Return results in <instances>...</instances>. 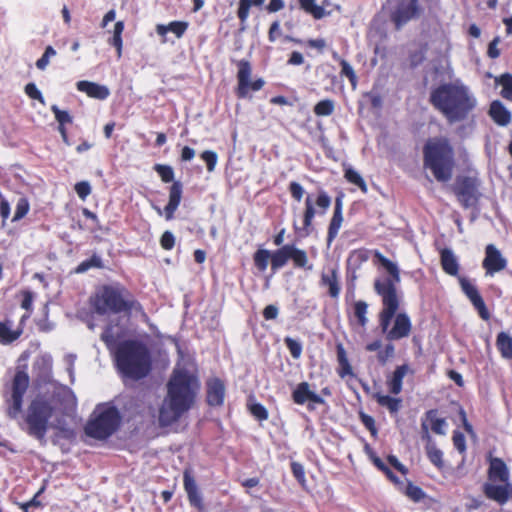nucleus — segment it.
Returning a JSON list of instances; mask_svg holds the SVG:
<instances>
[{"label": "nucleus", "instance_id": "1", "mask_svg": "<svg viewBox=\"0 0 512 512\" xmlns=\"http://www.w3.org/2000/svg\"><path fill=\"white\" fill-rule=\"evenodd\" d=\"M33 369L37 371L39 393L31 401L25 416L27 431L37 439H43L48 427L49 419L56 411L64 414L73 412L77 406V399L73 391L67 386L50 381L52 358L41 356L35 362Z\"/></svg>", "mask_w": 512, "mask_h": 512}, {"label": "nucleus", "instance_id": "2", "mask_svg": "<svg viewBox=\"0 0 512 512\" xmlns=\"http://www.w3.org/2000/svg\"><path fill=\"white\" fill-rule=\"evenodd\" d=\"M375 257L392 278L377 279L374 283L375 291L381 296L382 309L379 312V326L381 332L389 342L406 338L410 335L412 323L405 312H397L400 306V295L395 287L400 282L398 266L375 252Z\"/></svg>", "mask_w": 512, "mask_h": 512}, {"label": "nucleus", "instance_id": "3", "mask_svg": "<svg viewBox=\"0 0 512 512\" xmlns=\"http://www.w3.org/2000/svg\"><path fill=\"white\" fill-rule=\"evenodd\" d=\"M430 101L448 124L461 123L456 130L459 136L466 137L472 133L476 125L474 111L478 100L469 86L459 79L443 83L431 92Z\"/></svg>", "mask_w": 512, "mask_h": 512}, {"label": "nucleus", "instance_id": "4", "mask_svg": "<svg viewBox=\"0 0 512 512\" xmlns=\"http://www.w3.org/2000/svg\"><path fill=\"white\" fill-rule=\"evenodd\" d=\"M199 382L190 372L176 368L167 384V396L159 411V421L167 426L177 421L193 405Z\"/></svg>", "mask_w": 512, "mask_h": 512}, {"label": "nucleus", "instance_id": "5", "mask_svg": "<svg viewBox=\"0 0 512 512\" xmlns=\"http://www.w3.org/2000/svg\"><path fill=\"white\" fill-rule=\"evenodd\" d=\"M121 373L131 379L145 377L151 369V357L147 347L137 341H126L115 351Z\"/></svg>", "mask_w": 512, "mask_h": 512}, {"label": "nucleus", "instance_id": "6", "mask_svg": "<svg viewBox=\"0 0 512 512\" xmlns=\"http://www.w3.org/2000/svg\"><path fill=\"white\" fill-rule=\"evenodd\" d=\"M424 166L439 182H448L454 168V151L447 138H435L424 147Z\"/></svg>", "mask_w": 512, "mask_h": 512}, {"label": "nucleus", "instance_id": "7", "mask_svg": "<svg viewBox=\"0 0 512 512\" xmlns=\"http://www.w3.org/2000/svg\"><path fill=\"white\" fill-rule=\"evenodd\" d=\"M509 469L500 458H491L488 469V480L483 485V492L488 499L500 505L512 497V484L509 481Z\"/></svg>", "mask_w": 512, "mask_h": 512}, {"label": "nucleus", "instance_id": "8", "mask_svg": "<svg viewBox=\"0 0 512 512\" xmlns=\"http://www.w3.org/2000/svg\"><path fill=\"white\" fill-rule=\"evenodd\" d=\"M119 421V413L115 407L108 404L98 405L86 425V434L96 439H105L116 430Z\"/></svg>", "mask_w": 512, "mask_h": 512}, {"label": "nucleus", "instance_id": "9", "mask_svg": "<svg viewBox=\"0 0 512 512\" xmlns=\"http://www.w3.org/2000/svg\"><path fill=\"white\" fill-rule=\"evenodd\" d=\"M92 304L95 311L101 315L118 313L128 309V303L121 293L112 287H104L100 290L94 296Z\"/></svg>", "mask_w": 512, "mask_h": 512}, {"label": "nucleus", "instance_id": "10", "mask_svg": "<svg viewBox=\"0 0 512 512\" xmlns=\"http://www.w3.org/2000/svg\"><path fill=\"white\" fill-rule=\"evenodd\" d=\"M29 385V376L23 371H18L12 382L11 395L7 399L8 414L16 418L22 409L23 396Z\"/></svg>", "mask_w": 512, "mask_h": 512}, {"label": "nucleus", "instance_id": "11", "mask_svg": "<svg viewBox=\"0 0 512 512\" xmlns=\"http://www.w3.org/2000/svg\"><path fill=\"white\" fill-rule=\"evenodd\" d=\"M392 5L391 18L397 28L418 17L421 8L418 0H390Z\"/></svg>", "mask_w": 512, "mask_h": 512}, {"label": "nucleus", "instance_id": "12", "mask_svg": "<svg viewBox=\"0 0 512 512\" xmlns=\"http://www.w3.org/2000/svg\"><path fill=\"white\" fill-rule=\"evenodd\" d=\"M455 194L465 208L475 205L479 196L476 181L471 178L459 180L455 187Z\"/></svg>", "mask_w": 512, "mask_h": 512}, {"label": "nucleus", "instance_id": "13", "mask_svg": "<svg viewBox=\"0 0 512 512\" xmlns=\"http://www.w3.org/2000/svg\"><path fill=\"white\" fill-rule=\"evenodd\" d=\"M482 265L486 275L493 276L507 267V260L495 245L488 244L485 248V258Z\"/></svg>", "mask_w": 512, "mask_h": 512}, {"label": "nucleus", "instance_id": "14", "mask_svg": "<svg viewBox=\"0 0 512 512\" xmlns=\"http://www.w3.org/2000/svg\"><path fill=\"white\" fill-rule=\"evenodd\" d=\"M459 282L462 291L469 298L475 309H477L480 317L487 320L489 318V312L476 286L464 277H459Z\"/></svg>", "mask_w": 512, "mask_h": 512}, {"label": "nucleus", "instance_id": "15", "mask_svg": "<svg viewBox=\"0 0 512 512\" xmlns=\"http://www.w3.org/2000/svg\"><path fill=\"white\" fill-rule=\"evenodd\" d=\"M422 439L427 442L426 454L429 460L438 468L443 466V453L438 449L432 441L431 435L428 432L427 423L422 425Z\"/></svg>", "mask_w": 512, "mask_h": 512}, {"label": "nucleus", "instance_id": "16", "mask_svg": "<svg viewBox=\"0 0 512 512\" xmlns=\"http://www.w3.org/2000/svg\"><path fill=\"white\" fill-rule=\"evenodd\" d=\"M76 86L80 92L86 93L89 97L99 100L106 99L110 94L109 89L105 85H100L95 82L82 80L78 81Z\"/></svg>", "mask_w": 512, "mask_h": 512}, {"label": "nucleus", "instance_id": "17", "mask_svg": "<svg viewBox=\"0 0 512 512\" xmlns=\"http://www.w3.org/2000/svg\"><path fill=\"white\" fill-rule=\"evenodd\" d=\"M321 285L328 287V293L332 298H337L341 291L338 269L331 267L323 271L321 274Z\"/></svg>", "mask_w": 512, "mask_h": 512}, {"label": "nucleus", "instance_id": "18", "mask_svg": "<svg viewBox=\"0 0 512 512\" xmlns=\"http://www.w3.org/2000/svg\"><path fill=\"white\" fill-rule=\"evenodd\" d=\"M293 400L297 404H304L311 401L316 404H323L324 400L315 392L311 391L307 382L300 383L293 391Z\"/></svg>", "mask_w": 512, "mask_h": 512}, {"label": "nucleus", "instance_id": "19", "mask_svg": "<svg viewBox=\"0 0 512 512\" xmlns=\"http://www.w3.org/2000/svg\"><path fill=\"white\" fill-rule=\"evenodd\" d=\"M184 488L188 495L190 504L200 510L203 509L201 494L198 491L196 482L189 471L184 472Z\"/></svg>", "mask_w": 512, "mask_h": 512}, {"label": "nucleus", "instance_id": "20", "mask_svg": "<svg viewBox=\"0 0 512 512\" xmlns=\"http://www.w3.org/2000/svg\"><path fill=\"white\" fill-rule=\"evenodd\" d=\"M225 388L223 383L217 379H211L207 383V401L210 405L219 406L223 403Z\"/></svg>", "mask_w": 512, "mask_h": 512}, {"label": "nucleus", "instance_id": "21", "mask_svg": "<svg viewBox=\"0 0 512 512\" xmlns=\"http://www.w3.org/2000/svg\"><path fill=\"white\" fill-rule=\"evenodd\" d=\"M182 196V186L179 182H174L170 187L169 202L164 208L165 217L167 220H171L174 216V212L177 210Z\"/></svg>", "mask_w": 512, "mask_h": 512}, {"label": "nucleus", "instance_id": "22", "mask_svg": "<svg viewBox=\"0 0 512 512\" xmlns=\"http://www.w3.org/2000/svg\"><path fill=\"white\" fill-rule=\"evenodd\" d=\"M408 372L409 366L407 364L400 365L395 369L392 376L387 380L390 393L397 395L402 391L403 378Z\"/></svg>", "mask_w": 512, "mask_h": 512}, {"label": "nucleus", "instance_id": "23", "mask_svg": "<svg viewBox=\"0 0 512 512\" xmlns=\"http://www.w3.org/2000/svg\"><path fill=\"white\" fill-rule=\"evenodd\" d=\"M427 423L428 430L431 429L438 435H445L447 429V422L444 418L438 417L436 410H430L425 414V419L422 421L421 426Z\"/></svg>", "mask_w": 512, "mask_h": 512}, {"label": "nucleus", "instance_id": "24", "mask_svg": "<svg viewBox=\"0 0 512 512\" xmlns=\"http://www.w3.org/2000/svg\"><path fill=\"white\" fill-rule=\"evenodd\" d=\"M489 115L495 123L506 126L511 121V113L500 101H493L490 105Z\"/></svg>", "mask_w": 512, "mask_h": 512}, {"label": "nucleus", "instance_id": "25", "mask_svg": "<svg viewBox=\"0 0 512 512\" xmlns=\"http://www.w3.org/2000/svg\"><path fill=\"white\" fill-rule=\"evenodd\" d=\"M343 222V215H342V201L340 198L336 199L335 202V210L333 217L331 219L329 229H328V243H331L336 236L338 235V232L341 228Z\"/></svg>", "mask_w": 512, "mask_h": 512}, {"label": "nucleus", "instance_id": "26", "mask_svg": "<svg viewBox=\"0 0 512 512\" xmlns=\"http://www.w3.org/2000/svg\"><path fill=\"white\" fill-rule=\"evenodd\" d=\"M23 329L18 327L12 329V321H0V343L3 345L10 344L17 340L22 334Z\"/></svg>", "mask_w": 512, "mask_h": 512}, {"label": "nucleus", "instance_id": "27", "mask_svg": "<svg viewBox=\"0 0 512 512\" xmlns=\"http://www.w3.org/2000/svg\"><path fill=\"white\" fill-rule=\"evenodd\" d=\"M441 265L443 270L452 276H456L459 270L457 257L450 249H443L441 251Z\"/></svg>", "mask_w": 512, "mask_h": 512}, {"label": "nucleus", "instance_id": "28", "mask_svg": "<svg viewBox=\"0 0 512 512\" xmlns=\"http://www.w3.org/2000/svg\"><path fill=\"white\" fill-rule=\"evenodd\" d=\"M373 397L380 406L385 407L391 414H397L402 407V400L400 398L382 393H375Z\"/></svg>", "mask_w": 512, "mask_h": 512}, {"label": "nucleus", "instance_id": "29", "mask_svg": "<svg viewBox=\"0 0 512 512\" xmlns=\"http://www.w3.org/2000/svg\"><path fill=\"white\" fill-rule=\"evenodd\" d=\"M496 347L502 358L512 359V336L506 332H500L496 338Z\"/></svg>", "mask_w": 512, "mask_h": 512}, {"label": "nucleus", "instance_id": "30", "mask_svg": "<svg viewBox=\"0 0 512 512\" xmlns=\"http://www.w3.org/2000/svg\"><path fill=\"white\" fill-rule=\"evenodd\" d=\"M188 27L187 22L182 21H173L168 25L159 24L156 26V32L160 36H165L168 32L174 33L178 38H180Z\"/></svg>", "mask_w": 512, "mask_h": 512}, {"label": "nucleus", "instance_id": "31", "mask_svg": "<svg viewBox=\"0 0 512 512\" xmlns=\"http://www.w3.org/2000/svg\"><path fill=\"white\" fill-rule=\"evenodd\" d=\"M291 245H284L271 254V267L273 270L282 268L290 259Z\"/></svg>", "mask_w": 512, "mask_h": 512}, {"label": "nucleus", "instance_id": "32", "mask_svg": "<svg viewBox=\"0 0 512 512\" xmlns=\"http://www.w3.org/2000/svg\"><path fill=\"white\" fill-rule=\"evenodd\" d=\"M265 0H256V1H250V0H239V8H238V18L241 21L242 27L241 29H245V22L249 17V12L251 6H260L264 3Z\"/></svg>", "mask_w": 512, "mask_h": 512}, {"label": "nucleus", "instance_id": "33", "mask_svg": "<svg viewBox=\"0 0 512 512\" xmlns=\"http://www.w3.org/2000/svg\"><path fill=\"white\" fill-rule=\"evenodd\" d=\"M299 5L316 19H321L327 15L324 8L316 4V0H299Z\"/></svg>", "mask_w": 512, "mask_h": 512}, {"label": "nucleus", "instance_id": "34", "mask_svg": "<svg viewBox=\"0 0 512 512\" xmlns=\"http://www.w3.org/2000/svg\"><path fill=\"white\" fill-rule=\"evenodd\" d=\"M290 259L293 260L295 266L312 270L313 266L308 265V257L304 250L298 249L291 245Z\"/></svg>", "mask_w": 512, "mask_h": 512}, {"label": "nucleus", "instance_id": "35", "mask_svg": "<svg viewBox=\"0 0 512 512\" xmlns=\"http://www.w3.org/2000/svg\"><path fill=\"white\" fill-rule=\"evenodd\" d=\"M367 309L368 305L365 301L359 300L354 303V316L362 327H365L368 323Z\"/></svg>", "mask_w": 512, "mask_h": 512}, {"label": "nucleus", "instance_id": "36", "mask_svg": "<svg viewBox=\"0 0 512 512\" xmlns=\"http://www.w3.org/2000/svg\"><path fill=\"white\" fill-rule=\"evenodd\" d=\"M345 178L350 183L358 186L364 193L367 192V185L364 181V179L361 177V175L354 170L353 168L349 167L345 169Z\"/></svg>", "mask_w": 512, "mask_h": 512}, {"label": "nucleus", "instance_id": "37", "mask_svg": "<svg viewBox=\"0 0 512 512\" xmlns=\"http://www.w3.org/2000/svg\"><path fill=\"white\" fill-rule=\"evenodd\" d=\"M334 102L330 99H325L318 102L314 107V113L317 116H329L334 111Z\"/></svg>", "mask_w": 512, "mask_h": 512}, {"label": "nucleus", "instance_id": "38", "mask_svg": "<svg viewBox=\"0 0 512 512\" xmlns=\"http://www.w3.org/2000/svg\"><path fill=\"white\" fill-rule=\"evenodd\" d=\"M270 259L271 254L265 249L258 250L254 255V263L260 271L266 270Z\"/></svg>", "mask_w": 512, "mask_h": 512}, {"label": "nucleus", "instance_id": "39", "mask_svg": "<svg viewBox=\"0 0 512 512\" xmlns=\"http://www.w3.org/2000/svg\"><path fill=\"white\" fill-rule=\"evenodd\" d=\"M305 207H306V209H305V213H304L303 224H304V228L308 229L311 226L312 220L316 214V211L314 209V201L311 196L306 197Z\"/></svg>", "mask_w": 512, "mask_h": 512}, {"label": "nucleus", "instance_id": "40", "mask_svg": "<svg viewBox=\"0 0 512 512\" xmlns=\"http://www.w3.org/2000/svg\"><path fill=\"white\" fill-rule=\"evenodd\" d=\"M251 76V66L248 61L241 60L238 63V74L237 79L238 82H241V88L244 89L246 85L247 78Z\"/></svg>", "mask_w": 512, "mask_h": 512}, {"label": "nucleus", "instance_id": "41", "mask_svg": "<svg viewBox=\"0 0 512 512\" xmlns=\"http://www.w3.org/2000/svg\"><path fill=\"white\" fill-rule=\"evenodd\" d=\"M496 82L503 87L502 96L512 101V76L508 74L502 75L496 79Z\"/></svg>", "mask_w": 512, "mask_h": 512}, {"label": "nucleus", "instance_id": "42", "mask_svg": "<svg viewBox=\"0 0 512 512\" xmlns=\"http://www.w3.org/2000/svg\"><path fill=\"white\" fill-rule=\"evenodd\" d=\"M395 355V347L392 343L385 345L377 354V360L381 365H385Z\"/></svg>", "mask_w": 512, "mask_h": 512}, {"label": "nucleus", "instance_id": "43", "mask_svg": "<svg viewBox=\"0 0 512 512\" xmlns=\"http://www.w3.org/2000/svg\"><path fill=\"white\" fill-rule=\"evenodd\" d=\"M155 171L161 177L162 181L168 183L171 182L174 178V171L172 167L168 165L157 164L154 167Z\"/></svg>", "mask_w": 512, "mask_h": 512}, {"label": "nucleus", "instance_id": "44", "mask_svg": "<svg viewBox=\"0 0 512 512\" xmlns=\"http://www.w3.org/2000/svg\"><path fill=\"white\" fill-rule=\"evenodd\" d=\"M201 158L206 163L207 170L214 171L218 160L217 154L214 151L206 150L201 154Z\"/></svg>", "mask_w": 512, "mask_h": 512}, {"label": "nucleus", "instance_id": "45", "mask_svg": "<svg viewBox=\"0 0 512 512\" xmlns=\"http://www.w3.org/2000/svg\"><path fill=\"white\" fill-rule=\"evenodd\" d=\"M286 347L289 349L293 358L297 359L300 357L302 353V345L299 341L292 339L290 337L285 338Z\"/></svg>", "mask_w": 512, "mask_h": 512}, {"label": "nucleus", "instance_id": "46", "mask_svg": "<svg viewBox=\"0 0 512 512\" xmlns=\"http://www.w3.org/2000/svg\"><path fill=\"white\" fill-rule=\"evenodd\" d=\"M340 64H341V74L345 75L351 82V85L353 86V88H355L357 85V77H356V74H355L352 66L345 60H342Z\"/></svg>", "mask_w": 512, "mask_h": 512}, {"label": "nucleus", "instance_id": "47", "mask_svg": "<svg viewBox=\"0 0 512 512\" xmlns=\"http://www.w3.org/2000/svg\"><path fill=\"white\" fill-rule=\"evenodd\" d=\"M29 211V203L25 198H20L16 205L13 221L22 219Z\"/></svg>", "mask_w": 512, "mask_h": 512}, {"label": "nucleus", "instance_id": "48", "mask_svg": "<svg viewBox=\"0 0 512 512\" xmlns=\"http://www.w3.org/2000/svg\"><path fill=\"white\" fill-rule=\"evenodd\" d=\"M51 110L53 111V113L55 115V118L58 121L59 125H63L64 126L65 124H69V123L72 122V117L68 113V111L60 110L58 108V106H56V105H53L51 107Z\"/></svg>", "mask_w": 512, "mask_h": 512}, {"label": "nucleus", "instance_id": "49", "mask_svg": "<svg viewBox=\"0 0 512 512\" xmlns=\"http://www.w3.org/2000/svg\"><path fill=\"white\" fill-rule=\"evenodd\" d=\"M124 30V23L122 21H118L114 25L113 37L109 40V43L112 46H119L122 43V33Z\"/></svg>", "mask_w": 512, "mask_h": 512}, {"label": "nucleus", "instance_id": "50", "mask_svg": "<svg viewBox=\"0 0 512 512\" xmlns=\"http://www.w3.org/2000/svg\"><path fill=\"white\" fill-rule=\"evenodd\" d=\"M316 205L321 209L320 214H324L331 204V198L326 192L321 191L316 199Z\"/></svg>", "mask_w": 512, "mask_h": 512}, {"label": "nucleus", "instance_id": "51", "mask_svg": "<svg viewBox=\"0 0 512 512\" xmlns=\"http://www.w3.org/2000/svg\"><path fill=\"white\" fill-rule=\"evenodd\" d=\"M25 93L32 99H36L40 101L42 104H45L44 98L42 96V93L39 91V89L36 87L34 83H28L25 86Z\"/></svg>", "mask_w": 512, "mask_h": 512}, {"label": "nucleus", "instance_id": "52", "mask_svg": "<svg viewBox=\"0 0 512 512\" xmlns=\"http://www.w3.org/2000/svg\"><path fill=\"white\" fill-rule=\"evenodd\" d=\"M101 339L105 342L107 347L110 350H114V347L117 342V336H115L112 332V329L108 327L101 335Z\"/></svg>", "mask_w": 512, "mask_h": 512}, {"label": "nucleus", "instance_id": "53", "mask_svg": "<svg viewBox=\"0 0 512 512\" xmlns=\"http://www.w3.org/2000/svg\"><path fill=\"white\" fill-rule=\"evenodd\" d=\"M75 191L82 200H85L91 193V186L87 181H81L75 185Z\"/></svg>", "mask_w": 512, "mask_h": 512}, {"label": "nucleus", "instance_id": "54", "mask_svg": "<svg viewBox=\"0 0 512 512\" xmlns=\"http://www.w3.org/2000/svg\"><path fill=\"white\" fill-rule=\"evenodd\" d=\"M160 244L163 249L170 250L175 244V237L170 231H165L160 239Z\"/></svg>", "mask_w": 512, "mask_h": 512}, {"label": "nucleus", "instance_id": "55", "mask_svg": "<svg viewBox=\"0 0 512 512\" xmlns=\"http://www.w3.org/2000/svg\"><path fill=\"white\" fill-rule=\"evenodd\" d=\"M339 367H338V375L341 377V378H345V377H353L354 376V372H353V368L350 364L349 361H346V362H343L341 364H338Z\"/></svg>", "mask_w": 512, "mask_h": 512}, {"label": "nucleus", "instance_id": "56", "mask_svg": "<svg viewBox=\"0 0 512 512\" xmlns=\"http://www.w3.org/2000/svg\"><path fill=\"white\" fill-rule=\"evenodd\" d=\"M289 191H290L292 197L297 201H300L304 194L303 187L297 182L290 183Z\"/></svg>", "mask_w": 512, "mask_h": 512}, {"label": "nucleus", "instance_id": "57", "mask_svg": "<svg viewBox=\"0 0 512 512\" xmlns=\"http://www.w3.org/2000/svg\"><path fill=\"white\" fill-rule=\"evenodd\" d=\"M453 444L460 453L464 452L466 449L464 435L460 432H455L453 435Z\"/></svg>", "mask_w": 512, "mask_h": 512}, {"label": "nucleus", "instance_id": "58", "mask_svg": "<svg viewBox=\"0 0 512 512\" xmlns=\"http://www.w3.org/2000/svg\"><path fill=\"white\" fill-rule=\"evenodd\" d=\"M23 299L21 302V307L25 309L26 311L30 312L32 310V304L34 300V295L30 291H24L22 293Z\"/></svg>", "mask_w": 512, "mask_h": 512}, {"label": "nucleus", "instance_id": "59", "mask_svg": "<svg viewBox=\"0 0 512 512\" xmlns=\"http://www.w3.org/2000/svg\"><path fill=\"white\" fill-rule=\"evenodd\" d=\"M373 463L381 470L383 471L388 477L389 479H391L392 481L396 482V478L394 477L393 473L391 472V470L388 468V466L378 457H373Z\"/></svg>", "mask_w": 512, "mask_h": 512}, {"label": "nucleus", "instance_id": "60", "mask_svg": "<svg viewBox=\"0 0 512 512\" xmlns=\"http://www.w3.org/2000/svg\"><path fill=\"white\" fill-rule=\"evenodd\" d=\"M251 413L258 419H267L268 414L266 409L260 404H254L251 406Z\"/></svg>", "mask_w": 512, "mask_h": 512}, {"label": "nucleus", "instance_id": "61", "mask_svg": "<svg viewBox=\"0 0 512 512\" xmlns=\"http://www.w3.org/2000/svg\"><path fill=\"white\" fill-rule=\"evenodd\" d=\"M263 316L266 320L275 319L278 316V308L275 305H268L263 311Z\"/></svg>", "mask_w": 512, "mask_h": 512}, {"label": "nucleus", "instance_id": "62", "mask_svg": "<svg viewBox=\"0 0 512 512\" xmlns=\"http://www.w3.org/2000/svg\"><path fill=\"white\" fill-rule=\"evenodd\" d=\"M336 352H337V361L338 364H341L343 362L349 361L347 352L342 344H337L336 346Z\"/></svg>", "mask_w": 512, "mask_h": 512}, {"label": "nucleus", "instance_id": "63", "mask_svg": "<svg viewBox=\"0 0 512 512\" xmlns=\"http://www.w3.org/2000/svg\"><path fill=\"white\" fill-rule=\"evenodd\" d=\"M498 42H499V39H498V38H495V39H494V40L489 44V47H488V55H489L491 58H497V57L500 55V51H499V49L497 48Z\"/></svg>", "mask_w": 512, "mask_h": 512}, {"label": "nucleus", "instance_id": "64", "mask_svg": "<svg viewBox=\"0 0 512 512\" xmlns=\"http://www.w3.org/2000/svg\"><path fill=\"white\" fill-rule=\"evenodd\" d=\"M194 156H195V150L193 148H190L188 146H185L182 148L181 159L183 161H190L194 158Z\"/></svg>", "mask_w": 512, "mask_h": 512}]
</instances>
